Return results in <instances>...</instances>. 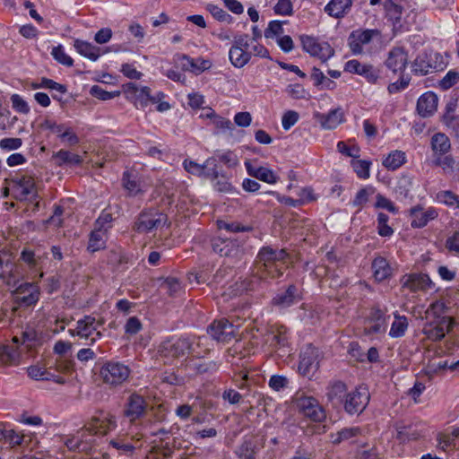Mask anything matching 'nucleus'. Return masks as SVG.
Instances as JSON below:
<instances>
[{
    "label": "nucleus",
    "instance_id": "aec40b11",
    "mask_svg": "<svg viewBox=\"0 0 459 459\" xmlns=\"http://www.w3.org/2000/svg\"><path fill=\"white\" fill-rule=\"evenodd\" d=\"M319 368L318 351L309 345L301 352L299 365V372L304 376L315 373Z\"/></svg>",
    "mask_w": 459,
    "mask_h": 459
},
{
    "label": "nucleus",
    "instance_id": "338daca9",
    "mask_svg": "<svg viewBox=\"0 0 459 459\" xmlns=\"http://www.w3.org/2000/svg\"><path fill=\"white\" fill-rule=\"evenodd\" d=\"M220 161L228 168H235L238 165V156L231 151L225 152L218 155Z\"/></svg>",
    "mask_w": 459,
    "mask_h": 459
},
{
    "label": "nucleus",
    "instance_id": "4468645a",
    "mask_svg": "<svg viewBox=\"0 0 459 459\" xmlns=\"http://www.w3.org/2000/svg\"><path fill=\"white\" fill-rule=\"evenodd\" d=\"M124 93L137 108H144L150 104L151 90L149 87H139L134 82H128L124 85Z\"/></svg>",
    "mask_w": 459,
    "mask_h": 459
},
{
    "label": "nucleus",
    "instance_id": "09e8293b",
    "mask_svg": "<svg viewBox=\"0 0 459 459\" xmlns=\"http://www.w3.org/2000/svg\"><path fill=\"white\" fill-rule=\"evenodd\" d=\"M266 342L273 348H283L288 345V338L285 332L279 330L277 333L268 334Z\"/></svg>",
    "mask_w": 459,
    "mask_h": 459
},
{
    "label": "nucleus",
    "instance_id": "4c0bfd02",
    "mask_svg": "<svg viewBox=\"0 0 459 459\" xmlns=\"http://www.w3.org/2000/svg\"><path fill=\"white\" fill-rule=\"evenodd\" d=\"M108 238V232L106 230H100L94 227V230L90 234L88 249L91 252L101 250L106 246Z\"/></svg>",
    "mask_w": 459,
    "mask_h": 459
},
{
    "label": "nucleus",
    "instance_id": "a878e982",
    "mask_svg": "<svg viewBox=\"0 0 459 459\" xmlns=\"http://www.w3.org/2000/svg\"><path fill=\"white\" fill-rule=\"evenodd\" d=\"M263 444L258 437H246L236 450L240 459H254L256 453L262 448Z\"/></svg>",
    "mask_w": 459,
    "mask_h": 459
},
{
    "label": "nucleus",
    "instance_id": "f03ea898",
    "mask_svg": "<svg viewBox=\"0 0 459 459\" xmlns=\"http://www.w3.org/2000/svg\"><path fill=\"white\" fill-rule=\"evenodd\" d=\"M10 195L18 201L34 202L38 197V189L33 177L17 174L7 181L4 195Z\"/></svg>",
    "mask_w": 459,
    "mask_h": 459
},
{
    "label": "nucleus",
    "instance_id": "9b49d317",
    "mask_svg": "<svg viewBox=\"0 0 459 459\" xmlns=\"http://www.w3.org/2000/svg\"><path fill=\"white\" fill-rule=\"evenodd\" d=\"M301 43L303 49L313 56H316L322 62L327 61L333 56L334 50L327 42L319 41L311 36H302Z\"/></svg>",
    "mask_w": 459,
    "mask_h": 459
},
{
    "label": "nucleus",
    "instance_id": "680f3d73",
    "mask_svg": "<svg viewBox=\"0 0 459 459\" xmlns=\"http://www.w3.org/2000/svg\"><path fill=\"white\" fill-rule=\"evenodd\" d=\"M84 433H85V431L82 432L80 436H75L71 438H68L65 441V446L70 450L88 451L89 446L83 445V441H82Z\"/></svg>",
    "mask_w": 459,
    "mask_h": 459
},
{
    "label": "nucleus",
    "instance_id": "a19ab883",
    "mask_svg": "<svg viewBox=\"0 0 459 459\" xmlns=\"http://www.w3.org/2000/svg\"><path fill=\"white\" fill-rule=\"evenodd\" d=\"M53 159L59 167L64 165H80L82 163L81 156L63 149L54 153Z\"/></svg>",
    "mask_w": 459,
    "mask_h": 459
},
{
    "label": "nucleus",
    "instance_id": "7c9ffc66",
    "mask_svg": "<svg viewBox=\"0 0 459 459\" xmlns=\"http://www.w3.org/2000/svg\"><path fill=\"white\" fill-rule=\"evenodd\" d=\"M394 320L391 324L388 335L393 339H398L405 336L409 329V318L401 315L399 311L393 312Z\"/></svg>",
    "mask_w": 459,
    "mask_h": 459
},
{
    "label": "nucleus",
    "instance_id": "1a4fd4ad",
    "mask_svg": "<svg viewBox=\"0 0 459 459\" xmlns=\"http://www.w3.org/2000/svg\"><path fill=\"white\" fill-rule=\"evenodd\" d=\"M191 347L192 344L187 338H171L160 343L159 352L161 357L171 359L186 355L190 351Z\"/></svg>",
    "mask_w": 459,
    "mask_h": 459
},
{
    "label": "nucleus",
    "instance_id": "4d7b16f0",
    "mask_svg": "<svg viewBox=\"0 0 459 459\" xmlns=\"http://www.w3.org/2000/svg\"><path fill=\"white\" fill-rule=\"evenodd\" d=\"M459 437V427L454 428L451 434H442L438 440L443 449L455 446V438Z\"/></svg>",
    "mask_w": 459,
    "mask_h": 459
},
{
    "label": "nucleus",
    "instance_id": "a18cd8bd",
    "mask_svg": "<svg viewBox=\"0 0 459 459\" xmlns=\"http://www.w3.org/2000/svg\"><path fill=\"white\" fill-rule=\"evenodd\" d=\"M351 5V0H331L325 10L329 15L339 18L350 9Z\"/></svg>",
    "mask_w": 459,
    "mask_h": 459
},
{
    "label": "nucleus",
    "instance_id": "052dcab7",
    "mask_svg": "<svg viewBox=\"0 0 459 459\" xmlns=\"http://www.w3.org/2000/svg\"><path fill=\"white\" fill-rule=\"evenodd\" d=\"M218 228L229 232H245L251 230L250 227L243 226L238 222H226L223 221H218Z\"/></svg>",
    "mask_w": 459,
    "mask_h": 459
},
{
    "label": "nucleus",
    "instance_id": "cd10ccee",
    "mask_svg": "<svg viewBox=\"0 0 459 459\" xmlns=\"http://www.w3.org/2000/svg\"><path fill=\"white\" fill-rule=\"evenodd\" d=\"M437 95L431 91L422 94L417 102L418 113L423 117L431 116L437 110Z\"/></svg>",
    "mask_w": 459,
    "mask_h": 459
},
{
    "label": "nucleus",
    "instance_id": "6ab92c4d",
    "mask_svg": "<svg viewBox=\"0 0 459 459\" xmlns=\"http://www.w3.org/2000/svg\"><path fill=\"white\" fill-rule=\"evenodd\" d=\"M410 216L411 227L420 229L435 220L438 216V212L434 207L424 209L421 205H416L410 209Z\"/></svg>",
    "mask_w": 459,
    "mask_h": 459
},
{
    "label": "nucleus",
    "instance_id": "2f4dec72",
    "mask_svg": "<svg viewBox=\"0 0 459 459\" xmlns=\"http://www.w3.org/2000/svg\"><path fill=\"white\" fill-rule=\"evenodd\" d=\"M74 47L81 56L93 62L97 61L99 57L104 54L100 47L82 39H75L74 41ZM107 51H105V53Z\"/></svg>",
    "mask_w": 459,
    "mask_h": 459
},
{
    "label": "nucleus",
    "instance_id": "3c124183",
    "mask_svg": "<svg viewBox=\"0 0 459 459\" xmlns=\"http://www.w3.org/2000/svg\"><path fill=\"white\" fill-rule=\"evenodd\" d=\"M51 55L56 61L65 66H72L74 64L73 58L68 56L61 45L54 47L51 50Z\"/></svg>",
    "mask_w": 459,
    "mask_h": 459
},
{
    "label": "nucleus",
    "instance_id": "37998d69",
    "mask_svg": "<svg viewBox=\"0 0 459 459\" xmlns=\"http://www.w3.org/2000/svg\"><path fill=\"white\" fill-rule=\"evenodd\" d=\"M361 429L359 427L344 428L334 434H332L333 444H340L343 441L354 442L357 437L361 435Z\"/></svg>",
    "mask_w": 459,
    "mask_h": 459
},
{
    "label": "nucleus",
    "instance_id": "bb28decb",
    "mask_svg": "<svg viewBox=\"0 0 459 459\" xmlns=\"http://www.w3.org/2000/svg\"><path fill=\"white\" fill-rule=\"evenodd\" d=\"M407 62L405 51L401 48H395L389 52L385 65L394 73H401L405 69Z\"/></svg>",
    "mask_w": 459,
    "mask_h": 459
},
{
    "label": "nucleus",
    "instance_id": "864d4df0",
    "mask_svg": "<svg viewBox=\"0 0 459 459\" xmlns=\"http://www.w3.org/2000/svg\"><path fill=\"white\" fill-rule=\"evenodd\" d=\"M203 166V175L208 178H211L212 181L221 174L217 168V160L213 157L207 159Z\"/></svg>",
    "mask_w": 459,
    "mask_h": 459
},
{
    "label": "nucleus",
    "instance_id": "39448f33",
    "mask_svg": "<svg viewBox=\"0 0 459 459\" xmlns=\"http://www.w3.org/2000/svg\"><path fill=\"white\" fill-rule=\"evenodd\" d=\"M363 333L371 340L385 335L387 330L386 308L373 306L364 321Z\"/></svg>",
    "mask_w": 459,
    "mask_h": 459
},
{
    "label": "nucleus",
    "instance_id": "b1692460",
    "mask_svg": "<svg viewBox=\"0 0 459 459\" xmlns=\"http://www.w3.org/2000/svg\"><path fill=\"white\" fill-rule=\"evenodd\" d=\"M245 166L249 176L268 184H274L277 182V177L269 168L257 166L255 161L251 160H247L245 162Z\"/></svg>",
    "mask_w": 459,
    "mask_h": 459
},
{
    "label": "nucleus",
    "instance_id": "de8ad7c7",
    "mask_svg": "<svg viewBox=\"0 0 459 459\" xmlns=\"http://www.w3.org/2000/svg\"><path fill=\"white\" fill-rule=\"evenodd\" d=\"M24 436L16 432L13 429H2V434L0 436V441L4 440L8 443L12 447H15L21 446L22 444Z\"/></svg>",
    "mask_w": 459,
    "mask_h": 459
},
{
    "label": "nucleus",
    "instance_id": "774afa93",
    "mask_svg": "<svg viewBox=\"0 0 459 459\" xmlns=\"http://www.w3.org/2000/svg\"><path fill=\"white\" fill-rule=\"evenodd\" d=\"M289 384L287 377L279 375H273L269 380V386L274 391H280L285 388Z\"/></svg>",
    "mask_w": 459,
    "mask_h": 459
},
{
    "label": "nucleus",
    "instance_id": "6e6d98bb",
    "mask_svg": "<svg viewBox=\"0 0 459 459\" xmlns=\"http://www.w3.org/2000/svg\"><path fill=\"white\" fill-rule=\"evenodd\" d=\"M213 181H214L213 186L216 191L221 192V193L233 192L234 188H233L232 185L230 184V182L229 181V178L226 176L220 174L218 176V178H216Z\"/></svg>",
    "mask_w": 459,
    "mask_h": 459
},
{
    "label": "nucleus",
    "instance_id": "4be33fe9",
    "mask_svg": "<svg viewBox=\"0 0 459 459\" xmlns=\"http://www.w3.org/2000/svg\"><path fill=\"white\" fill-rule=\"evenodd\" d=\"M438 56L439 55L437 53L419 55L413 62V71L416 74L424 75L434 70L442 69L441 64L437 65L436 61L433 63V59H437Z\"/></svg>",
    "mask_w": 459,
    "mask_h": 459
},
{
    "label": "nucleus",
    "instance_id": "393cba45",
    "mask_svg": "<svg viewBox=\"0 0 459 459\" xmlns=\"http://www.w3.org/2000/svg\"><path fill=\"white\" fill-rule=\"evenodd\" d=\"M300 299L301 296L298 288L295 285H290L285 291L278 293L273 299V304L281 308H286L298 303Z\"/></svg>",
    "mask_w": 459,
    "mask_h": 459
},
{
    "label": "nucleus",
    "instance_id": "473e14b6",
    "mask_svg": "<svg viewBox=\"0 0 459 459\" xmlns=\"http://www.w3.org/2000/svg\"><path fill=\"white\" fill-rule=\"evenodd\" d=\"M102 324V322L97 321L91 316H85L77 321V336L87 340L98 329L99 325Z\"/></svg>",
    "mask_w": 459,
    "mask_h": 459
},
{
    "label": "nucleus",
    "instance_id": "0eeeda50",
    "mask_svg": "<svg viewBox=\"0 0 459 459\" xmlns=\"http://www.w3.org/2000/svg\"><path fill=\"white\" fill-rule=\"evenodd\" d=\"M129 375V368L117 361H108L100 369V377L103 382L111 386L122 385Z\"/></svg>",
    "mask_w": 459,
    "mask_h": 459
},
{
    "label": "nucleus",
    "instance_id": "5fc2aeb1",
    "mask_svg": "<svg viewBox=\"0 0 459 459\" xmlns=\"http://www.w3.org/2000/svg\"><path fill=\"white\" fill-rule=\"evenodd\" d=\"M436 201L447 206H455L457 195L450 190L439 191L436 195Z\"/></svg>",
    "mask_w": 459,
    "mask_h": 459
},
{
    "label": "nucleus",
    "instance_id": "dca6fc26",
    "mask_svg": "<svg viewBox=\"0 0 459 459\" xmlns=\"http://www.w3.org/2000/svg\"><path fill=\"white\" fill-rule=\"evenodd\" d=\"M39 287L35 283H22L14 290L16 302L25 307L35 305L39 299Z\"/></svg>",
    "mask_w": 459,
    "mask_h": 459
},
{
    "label": "nucleus",
    "instance_id": "20e7f679",
    "mask_svg": "<svg viewBox=\"0 0 459 459\" xmlns=\"http://www.w3.org/2000/svg\"><path fill=\"white\" fill-rule=\"evenodd\" d=\"M169 224L167 214L157 209L143 210L134 221V230L138 233H152Z\"/></svg>",
    "mask_w": 459,
    "mask_h": 459
},
{
    "label": "nucleus",
    "instance_id": "c03bdc74",
    "mask_svg": "<svg viewBox=\"0 0 459 459\" xmlns=\"http://www.w3.org/2000/svg\"><path fill=\"white\" fill-rule=\"evenodd\" d=\"M406 161V154L403 151L395 150L391 152L383 160L382 164L389 170H395Z\"/></svg>",
    "mask_w": 459,
    "mask_h": 459
},
{
    "label": "nucleus",
    "instance_id": "c756f323",
    "mask_svg": "<svg viewBox=\"0 0 459 459\" xmlns=\"http://www.w3.org/2000/svg\"><path fill=\"white\" fill-rule=\"evenodd\" d=\"M449 302L444 299L432 302L426 311L428 320H441L443 317H452L450 315Z\"/></svg>",
    "mask_w": 459,
    "mask_h": 459
},
{
    "label": "nucleus",
    "instance_id": "bf43d9fd",
    "mask_svg": "<svg viewBox=\"0 0 459 459\" xmlns=\"http://www.w3.org/2000/svg\"><path fill=\"white\" fill-rule=\"evenodd\" d=\"M11 102L13 108L16 112L21 114H28L30 112L28 103L19 94H13L11 96Z\"/></svg>",
    "mask_w": 459,
    "mask_h": 459
},
{
    "label": "nucleus",
    "instance_id": "0e129e2a",
    "mask_svg": "<svg viewBox=\"0 0 459 459\" xmlns=\"http://www.w3.org/2000/svg\"><path fill=\"white\" fill-rule=\"evenodd\" d=\"M459 80V73L449 71L440 81L439 85L443 90H447L454 86Z\"/></svg>",
    "mask_w": 459,
    "mask_h": 459
},
{
    "label": "nucleus",
    "instance_id": "58836bf2",
    "mask_svg": "<svg viewBox=\"0 0 459 459\" xmlns=\"http://www.w3.org/2000/svg\"><path fill=\"white\" fill-rule=\"evenodd\" d=\"M433 163L440 167L446 174H452L459 170V161L448 153L435 157Z\"/></svg>",
    "mask_w": 459,
    "mask_h": 459
},
{
    "label": "nucleus",
    "instance_id": "69168bd1",
    "mask_svg": "<svg viewBox=\"0 0 459 459\" xmlns=\"http://www.w3.org/2000/svg\"><path fill=\"white\" fill-rule=\"evenodd\" d=\"M299 114L296 111L289 110L286 111L281 118V126L285 130H289L299 120Z\"/></svg>",
    "mask_w": 459,
    "mask_h": 459
},
{
    "label": "nucleus",
    "instance_id": "e2e57ef3",
    "mask_svg": "<svg viewBox=\"0 0 459 459\" xmlns=\"http://www.w3.org/2000/svg\"><path fill=\"white\" fill-rule=\"evenodd\" d=\"M376 198H377V202L375 204L376 208L385 209L388 212L394 213V214L398 212V209L395 207V205L389 199H387L381 194H377Z\"/></svg>",
    "mask_w": 459,
    "mask_h": 459
},
{
    "label": "nucleus",
    "instance_id": "72a5a7b5",
    "mask_svg": "<svg viewBox=\"0 0 459 459\" xmlns=\"http://www.w3.org/2000/svg\"><path fill=\"white\" fill-rule=\"evenodd\" d=\"M372 270L373 275L377 281H385L393 274V268L388 261L382 256H377L373 260Z\"/></svg>",
    "mask_w": 459,
    "mask_h": 459
},
{
    "label": "nucleus",
    "instance_id": "f8f14e48",
    "mask_svg": "<svg viewBox=\"0 0 459 459\" xmlns=\"http://www.w3.org/2000/svg\"><path fill=\"white\" fill-rule=\"evenodd\" d=\"M400 283L403 289L411 292L427 291L434 286L429 276L422 273L405 274L400 279Z\"/></svg>",
    "mask_w": 459,
    "mask_h": 459
},
{
    "label": "nucleus",
    "instance_id": "603ef678",
    "mask_svg": "<svg viewBox=\"0 0 459 459\" xmlns=\"http://www.w3.org/2000/svg\"><path fill=\"white\" fill-rule=\"evenodd\" d=\"M375 193V188L372 186H366L361 188L355 195L352 204L356 207H362L368 201L370 195Z\"/></svg>",
    "mask_w": 459,
    "mask_h": 459
},
{
    "label": "nucleus",
    "instance_id": "5701e85b",
    "mask_svg": "<svg viewBox=\"0 0 459 459\" xmlns=\"http://www.w3.org/2000/svg\"><path fill=\"white\" fill-rule=\"evenodd\" d=\"M326 390V397L333 407L342 404L348 394L347 385L339 380L331 381Z\"/></svg>",
    "mask_w": 459,
    "mask_h": 459
},
{
    "label": "nucleus",
    "instance_id": "6e6552de",
    "mask_svg": "<svg viewBox=\"0 0 459 459\" xmlns=\"http://www.w3.org/2000/svg\"><path fill=\"white\" fill-rule=\"evenodd\" d=\"M369 392L366 386L360 385L347 394L343 402V407L350 415L359 414L367 407L369 402Z\"/></svg>",
    "mask_w": 459,
    "mask_h": 459
},
{
    "label": "nucleus",
    "instance_id": "e433bc0d",
    "mask_svg": "<svg viewBox=\"0 0 459 459\" xmlns=\"http://www.w3.org/2000/svg\"><path fill=\"white\" fill-rule=\"evenodd\" d=\"M21 259L30 268L35 271H38L41 268L42 264L45 260V255L40 252L39 249L38 250H29L24 249L22 252Z\"/></svg>",
    "mask_w": 459,
    "mask_h": 459
},
{
    "label": "nucleus",
    "instance_id": "412c9836",
    "mask_svg": "<svg viewBox=\"0 0 459 459\" xmlns=\"http://www.w3.org/2000/svg\"><path fill=\"white\" fill-rule=\"evenodd\" d=\"M344 71L361 75L370 83H376L378 79V73L371 65L361 64L356 59L346 62Z\"/></svg>",
    "mask_w": 459,
    "mask_h": 459
},
{
    "label": "nucleus",
    "instance_id": "c85d7f7f",
    "mask_svg": "<svg viewBox=\"0 0 459 459\" xmlns=\"http://www.w3.org/2000/svg\"><path fill=\"white\" fill-rule=\"evenodd\" d=\"M315 117L321 126L326 130L334 129L343 122V113L341 108L332 109L327 114L316 113Z\"/></svg>",
    "mask_w": 459,
    "mask_h": 459
},
{
    "label": "nucleus",
    "instance_id": "f3484780",
    "mask_svg": "<svg viewBox=\"0 0 459 459\" xmlns=\"http://www.w3.org/2000/svg\"><path fill=\"white\" fill-rule=\"evenodd\" d=\"M380 37L378 30H364L352 31L348 39L351 52L355 55L361 54L363 46L371 42L375 38Z\"/></svg>",
    "mask_w": 459,
    "mask_h": 459
},
{
    "label": "nucleus",
    "instance_id": "8fccbe9b",
    "mask_svg": "<svg viewBox=\"0 0 459 459\" xmlns=\"http://www.w3.org/2000/svg\"><path fill=\"white\" fill-rule=\"evenodd\" d=\"M351 166L359 178L363 179L369 178L370 162L362 160H352Z\"/></svg>",
    "mask_w": 459,
    "mask_h": 459
},
{
    "label": "nucleus",
    "instance_id": "a211bd4d",
    "mask_svg": "<svg viewBox=\"0 0 459 459\" xmlns=\"http://www.w3.org/2000/svg\"><path fill=\"white\" fill-rule=\"evenodd\" d=\"M146 409L145 399L142 395L133 393L127 399L124 415L129 419L130 422H134L145 414Z\"/></svg>",
    "mask_w": 459,
    "mask_h": 459
},
{
    "label": "nucleus",
    "instance_id": "c9c22d12",
    "mask_svg": "<svg viewBox=\"0 0 459 459\" xmlns=\"http://www.w3.org/2000/svg\"><path fill=\"white\" fill-rule=\"evenodd\" d=\"M212 250L221 256H231L237 252L232 240L221 237L214 238L212 240Z\"/></svg>",
    "mask_w": 459,
    "mask_h": 459
},
{
    "label": "nucleus",
    "instance_id": "ddd939ff",
    "mask_svg": "<svg viewBox=\"0 0 459 459\" xmlns=\"http://www.w3.org/2000/svg\"><path fill=\"white\" fill-rule=\"evenodd\" d=\"M19 278L20 273L11 254L0 252V279L7 285L14 287Z\"/></svg>",
    "mask_w": 459,
    "mask_h": 459
},
{
    "label": "nucleus",
    "instance_id": "13d9d810",
    "mask_svg": "<svg viewBox=\"0 0 459 459\" xmlns=\"http://www.w3.org/2000/svg\"><path fill=\"white\" fill-rule=\"evenodd\" d=\"M91 93L94 97H96L101 100H111V99L120 95L119 91H112V92L107 91L102 87H100L99 85H93L91 88Z\"/></svg>",
    "mask_w": 459,
    "mask_h": 459
},
{
    "label": "nucleus",
    "instance_id": "f257e3e1",
    "mask_svg": "<svg viewBox=\"0 0 459 459\" xmlns=\"http://www.w3.org/2000/svg\"><path fill=\"white\" fill-rule=\"evenodd\" d=\"M256 263L260 278L274 279L281 276L287 268L288 254L284 249L264 247L257 255Z\"/></svg>",
    "mask_w": 459,
    "mask_h": 459
},
{
    "label": "nucleus",
    "instance_id": "423d86ee",
    "mask_svg": "<svg viewBox=\"0 0 459 459\" xmlns=\"http://www.w3.org/2000/svg\"><path fill=\"white\" fill-rule=\"evenodd\" d=\"M294 403L299 411L313 421L320 422L326 417L324 408L312 396H307L303 393H297L294 396Z\"/></svg>",
    "mask_w": 459,
    "mask_h": 459
},
{
    "label": "nucleus",
    "instance_id": "79ce46f5",
    "mask_svg": "<svg viewBox=\"0 0 459 459\" xmlns=\"http://www.w3.org/2000/svg\"><path fill=\"white\" fill-rule=\"evenodd\" d=\"M229 57L232 65L241 68L250 61L251 52L246 49H239L238 48H230Z\"/></svg>",
    "mask_w": 459,
    "mask_h": 459
},
{
    "label": "nucleus",
    "instance_id": "f704fd0d",
    "mask_svg": "<svg viewBox=\"0 0 459 459\" xmlns=\"http://www.w3.org/2000/svg\"><path fill=\"white\" fill-rule=\"evenodd\" d=\"M433 158L447 154L451 150V142L447 135L443 133H436L432 135L430 141Z\"/></svg>",
    "mask_w": 459,
    "mask_h": 459
},
{
    "label": "nucleus",
    "instance_id": "9d476101",
    "mask_svg": "<svg viewBox=\"0 0 459 459\" xmlns=\"http://www.w3.org/2000/svg\"><path fill=\"white\" fill-rule=\"evenodd\" d=\"M455 325L453 317H443L441 320H429L423 328V334L430 341L442 340L449 333Z\"/></svg>",
    "mask_w": 459,
    "mask_h": 459
},
{
    "label": "nucleus",
    "instance_id": "49530a36",
    "mask_svg": "<svg viewBox=\"0 0 459 459\" xmlns=\"http://www.w3.org/2000/svg\"><path fill=\"white\" fill-rule=\"evenodd\" d=\"M122 180L123 186L127 190L129 195L136 196L143 193L139 182L135 178H133L129 172H124Z\"/></svg>",
    "mask_w": 459,
    "mask_h": 459
},
{
    "label": "nucleus",
    "instance_id": "ea45409f",
    "mask_svg": "<svg viewBox=\"0 0 459 459\" xmlns=\"http://www.w3.org/2000/svg\"><path fill=\"white\" fill-rule=\"evenodd\" d=\"M19 351L11 345L0 346V366H13L19 363Z\"/></svg>",
    "mask_w": 459,
    "mask_h": 459
},
{
    "label": "nucleus",
    "instance_id": "2eb2a0df",
    "mask_svg": "<svg viewBox=\"0 0 459 459\" xmlns=\"http://www.w3.org/2000/svg\"><path fill=\"white\" fill-rule=\"evenodd\" d=\"M208 333L214 340L226 343L234 338L236 328L228 319L221 318L211 324Z\"/></svg>",
    "mask_w": 459,
    "mask_h": 459
},
{
    "label": "nucleus",
    "instance_id": "7ed1b4c3",
    "mask_svg": "<svg viewBox=\"0 0 459 459\" xmlns=\"http://www.w3.org/2000/svg\"><path fill=\"white\" fill-rule=\"evenodd\" d=\"M117 428V420L113 414L108 411H100L93 416L91 421L84 426V429L78 431L76 436H80L85 431L82 437L83 445L89 446L88 450L91 448L95 434L106 435Z\"/></svg>",
    "mask_w": 459,
    "mask_h": 459
}]
</instances>
